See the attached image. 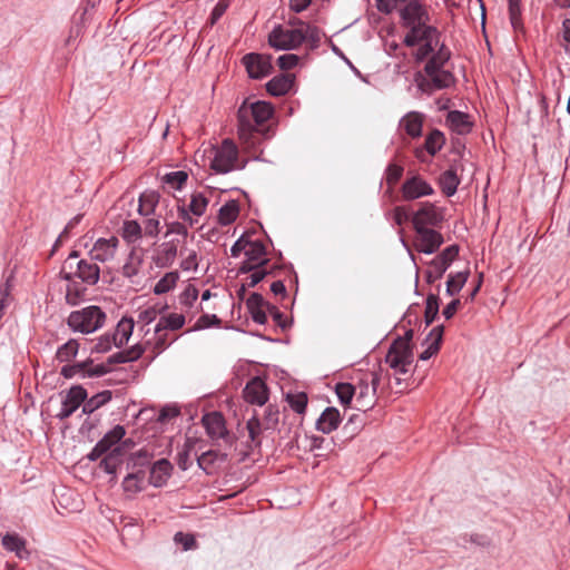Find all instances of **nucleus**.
<instances>
[{
	"label": "nucleus",
	"mask_w": 570,
	"mask_h": 570,
	"mask_svg": "<svg viewBox=\"0 0 570 570\" xmlns=\"http://www.w3.org/2000/svg\"><path fill=\"white\" fill-rule=\"evenodd\" d=\"M239 213V206L236 200H229L218 210V223L227 226L236 220Z\"/></svg>",
	"instance_id": "nucleus-43"
},
{
	"label": "nucleus",
	"mask_w": 570,
	"mask_h": 570,
	"mask_svg": "<svg viewBox=\"0 0 570 570\" xmlns=\"http://www.w3.org/2000/svg\"><path fill=\"white\" fill-rule=\"evenodd\" d=\"M184 314L170 313L168 315H161L158 323L155 326L154 334H158L166 330L177 331L185 325Z\"/></svg>",
	"instance_id": "nucleus-35"
},
{
	"label": "nucleus",
	"mask_w": 570,
	"mask_h": 570,
	"mask_svg": "<svg viewBox=\"0 0 570 570\" xmlns=\"http://www.w3.org/2000/svg\"><path fill=\"white\" fill-rule=\"evenodd\" d=\"M468 277L469 271L450 274L446 282V294L450 296L458 294L466 283Z\"/></svg>",
	"instance_id": "nucleus-45"
},
{
	"label": "nucleus",
	"mask_w": 570,
	"mask_h": 570,
	"mask_svg": "<svg viewBox=\"0 0 570 570\" xmlns=\"http://www.w3.org/2000/svg\"><path fill=\"white\" fill-rule=\"evenodd\" d=\"M179 276L177 272L166 273L155 285L154 293L157 295L168 293L173 289L178 281Z\"/></svg>",
	"instance_id": "nucleus-47"
},
{
	"label": "nucleus",
	"mask_w": 570,
	"mask_h": 570,
	"mask_svg": "<svg viewBox=\"0 0 570 570\" xmlns=\"http://www.w3.org/2000/svg\"><path fill=\"white\" fill-rule=\"evenodd\" d=\"M292 28L278 24L268 35V43L276 50H292L304 42L303 33L298 30L297 19L291 21Z\"/></svg>",
	"instance_id": "nucleus-6"
},
{
	"label": "nucleus",
	"mask_w": 570,
	"mask_h": 570,
	"mask_svg": "<svg viewBox=\"0 0 570 570\" xmlns=\"http://www.w3.org/2000/svg\"><path fill=\"white\" fill-rule=\"evenodd\" d=\"M401 26L406 29L403 43L413 48L430 33H438V28L432 26L428 7L421 1L411 2L399 9Z\"/></svg>",
	"instance_id": "nucleus-2"
},
{
	"label": "nucleus",
	"mask_w": 570,
	"mask_h": 570,
	"mask_svg": "<svg viewBox=\"0 0 570 570\" xmlns=\"http://www.w3.org/2000/svg\"><path fill=\"white\" fill-rule=\"evenodd\" d=\"M108 372V367L105 364L94 365L91 361L80 362L71 365H65L61 368V375L66 379H71L76 375L81 377H99Z\"/></svg>",
	"instance_id": "nucleus-15"
},
{
	"label": "nucleus",
	"mask_w": 570,
	"mask_h": 570,
	"mask_svg": "<svg viewBox=\"0 0 570 570\" xmlns=\"http://www.w3.org/2000/svg\"><path fill=\"white\" fill-rule=\"evenodd\" d=\"M450 57V50L444 45H441L440 48L426 61L424 67L425 73H433L438 70H444L443 66L449 61Z\"/></svg>",
	"instance_id": "nucleus-36"
},
{
	"label": "nucleus",
	"mask_w": 570,
	"mask_h": 570,
	"mask_svg": "<svg viewBox=\"0 0 570 570\" xmlns=\"http://www.w3.org/2000/svg\"><path fill=\"white\" fill-rule=\"evenodd\" d=\"M207 206V197H205L200 193L194 194L191 196L188 207L178 206V218L181 219L184 223H187L190 227H193L197 223V219L193 218L191 215L197 217L204 215Z\"/></svg>",
	"instance_id": "nucleus-17"
},
{
	"label": "nucleus",
	"mask_w": 570,
	"mask_h": 570,
	"mask_svg": "<svg viewBox=\"0 0 570 570\" xmlns=\"http://www.w3.org/2000/svg\"><path fill=\"white\" fill-rule=\"evenodd\" d=\"M167 305L149 306L148 308L139 312L138 322L142 323L144 325H149L158 317V315L163 314V312L167 309Z\"/></svg>",
	"instance_id": "nucleus-52"
},
{
	"label": "nucleus",
	"mask_w": 570,
	"mask_h": 570,
	"mask_svg": "<svg viewBox=\"0 0 570 570\" xmlns=\"http://www.w3.org/2000/svg\"><path fill=\"white\" fill-rule=\"evenodd\" d=\"M177 256V243L168 240L163 243L156 253V264L159 267H169Z\"/></svg>",
	"instance_id": "nucleus-34"
},
{
	"label": "nucleus",
	"mask_w": 570,
	"mask_h": 570,
	"mask_svg": "<svg viewBox=\"0 0 570 570\" xmlns=\"http://www.w3.org/2000/svg\"><path fill=\"white\" fill-rule=\"evenodd\" d=\"M445 144V137L439 129H433L425 138L424 147L416 148L415 156L419 159L423 158V151L425 150L430 156L436 155Z\"/></svg>",
	"instance_id": "nucleus-26"
},
{
	"label": "nucleus",
	"mask_w": 570,
	"mask_h": 570,
	"mask_svg": "<svg viewBox=\"0 0 570 570\" xmlns=\"http://www.w3.org/2000/svg\"><path fill=\"white\" fill-rule=\"evenodd\" d=\"M145 470L138 469L129 472L121 482V488L127 495H135L147 487Z\"/></svg>",
	"instance_id": "nucleus-23"
},
{
	"label": "nucleus",
	"mask_w": 570,
	"mask_h": 570,
	"mask_svg": "<svg viewBox=\"0 0 570 570\" xmlns=\"http://www.w3.org/2000/svg\"><path fill=\"white\" fill-rule=\"evenodd\" d=\"M160 222L157 217H148L144 222V232L147 236L155 237L159 233Z\"/></svg>",
	"instance_id": "nucleus-64"
},
{
	"label": "nucleus",
	"mask_w": 570,
	"mask_h": 570,
	"mask_svg": "<svg viewBox=\"0 0 570 570\" xmlns=\"http://www.w3.org/2000/svg\"><path fill=\"white\" fill-rule=\"evenodd\" d=\"M288 403L296 413L302 414L306 410L307 396L304 393L288 396Z\"/></svg>",
	"instance_id": "nucleus-59"
},
{
	"label": "nucleus",
	"mask_w": 570,
	"mask_h": 570,
	"mask_svg": "<svg viewBox=\"0 0 570 570\" xmlns=\"http://www.w3.org/2000/svg\"><path fill=\"white\" fill-rule=\"evenodd\" d=\"M439 38L440 32L438 31V33H430L429 37L420 41L422 45L414 55L416 62H422L434 53V49L439 46Z\"/></svg>",
	"instance_id": "nucleus-38"
},
{
	"label": "nucleus",
	"mask_w": 570,
	"mask_h": 570,
	"mask_svg": "<svg viewBox=\"0 0 570 570\" xmlns=\"http://www.w3.org/2000/svg\"><path fill=\"white\" fill-rule=\"evenodd\" d=\"M119 463L118 453H110L100 461V468L108 474L114 475L110 482H116V470Z\"/></svg>",
	"instance_id": "nucleus-54"
},
{
	"label": "nucleus",
	"mask_w": 570,
	"mask_h": 570,
	"mask_svg": "<svg viewBox=\"0 0 570 570\" xmlns=\"http://www.w3.org/2000/svg\"><path fill=\"white\" fill-rule=\"evenodd\" d=\"M119 244L120 242L117 236L112 235L107 238L100 237L95 240V243L88 252V255L91 258V261H95L97 263H109L115 259Z\"/></svg>",
	"instance_id": "nucleus-10"
},
{
	"label": "nucleus",
	"mask_w": 570,
	"mask_h": 570,
	"mask_svg": "<svg viewBox=\"0 0 570 570\" xmlns=\"http://www.w3.org/2000/svg\"><path fill=\"white\" fill-rule=\"evenodd\" d=\"M459 254V246H448L442 253L435 256L430 264V269L426 272L428 281L433 282L440 279L445 271L450 267L452 262Z\"/></svg>",
	"instance_id": "nucleus-12"
},
{
	"label": "nucleus",
	"mask_w": 570,
	"mask_h": 570,
	"mask_svg": "<svg viewBox=\"0 0 570 570\" xmlns=\"http://www.w3.org/2000/svg\"><path fill=\"white\" fill-rule=\"evenodd\" d=\"M363 424L362 419L357 414L351 415L348 421L343 426V432L345 433L347 439L354 438L358 431L361 430Z\"/></svg>",
	"instance_id": "nucleus-55"
},
{
	"label": "nucleus",
	"mask_w": 570,
	"mask_h": 570,
	"mask_svg": "<svg viewBox=\"0 0 570 570\" xmlns=\"http://www.w3.org/2000/svg\"><path fill=\"white\" fill-rule=\"evenodd\" d=\"M299 57L294 53H285L278 57L277 65L282 70H289L297 66Z\"/></svg>",
	"instance_id": "nucleus-61"
},
{
	"label": "nucleus",
	"mask_w": 570,
	"mask_h": 570,
	"mask_svg": "<svg viewBox=\"0 0 570 570\" xmlns=\"http://www.w3.org/2000/svg\"><path fill=\"white\" fill-rule=\"evenodd\" d=\"M173 465L167 459L156 461L149 470L148 483L155 488L164 487L171 475Z\"/></svg>",
	"instance_id": "nucleus-21"
},
{
	"label": "nucleus",
	"mask_w": 570,
	"mask_h": 570,
	"mask_svg": "<svg viewBox=\"0 0 570 570\" xmlns=\"http://www.w3.org/2000/svg\"><path fill=\"white\" fill-rule=\"evenodd\" d=\"M379 383V375L373 373L371 382L361 380L357 385H354L357 389L354 395L356 410L366 412L374 406Z\"/></svg>",
	"instance_id": "nucleus-9"
},
{
	"label": "nucleus",
	"mask_w": 570,
	"mask_h": 570,
	"mask_svg": "<svg viewBox=\"0 0 570 570\" xmlns=\"http://www.w3.org/2000/svg\"><path fill=\"white\" fill-rule=\"evenodd\" d=\"M87 391L81 385H75L69 389L61 402V410L56 417L63 421L71 416L79 406L86 401Z\"/></svg>",
	"instance_id": "nucleus-14"
},
{
	"label": "nucleus",
	"mask_w": 570,
	"mask_h": 570,
	"mask_svg": "<svg viewBox=\"0 0 570 570\" xmlns=\"http://www.w3.org/2000/svg\"><path fill=\"white\" fill-rule=\"evenodd\" d=\"M446 124L459 135L469 134L472 127L469 116L459 110H452L448 114Z\"/></svg>",
	"instance_id": "nucleus-33"
},
{
	"label": "nucleus",
	"mask_w": 570,
	"mask_h": 570,
	"mask_svg": "<svg viewBox=\"0 0 570 570\" xmlns=\"http://www.w3.org/2000/svg\"><path fill=\"white\" fill-rule=\"evenodd\" d=\"M126 434L125 428L116 425L105 436L99 440L94 449L88 453L87 458L90 461H96L105 453H107L112 445L117 444Z\"/></svg>",
	"instance_id": "nucleus-18"
},
{
	"label": "nucleus",
	"mask_w": 570,
	"mask_h": 570,
	"mask_svg": "<svg viewBox=\"0 0 570 570\" xmlns=\"http://www.w3.org/2000/svg\"><path fill=\"white\" fill-rule=\"evenodd\" d=\"M297 26L298 30L303 33L304 42H308L312 48H317L323 36L322 31L317 27L299 19H297Z\"/></svg>",
	"instance_id": "nucleus-42"
},
{
	"label": "nucleus",
	"mask_w": 570,
	"mask_h": 570,
	"mask_svg": "<svg viewBox=\"0 0 570 570\" xmlns=\"http://www.w3.org/2000/svg\"><path fill=\"white\" fill-rule=\"evenodd\" d=\"M210 168L217 174H227L244 168L239 164L238 148L232 139H224L213 151Z\"/></svg>",
	"instance_id": "nucleus-5"
},
{
	"label": "nucleus",
	"mask_w": 570,
	"mask_h": 570,
	"mask_svg": "<svg viewBox=\"0 0 570 570\" xmlns=\"http://www.w3.org/2000/svg\"><path fill=\"white\" fill-rule=\"evenodd\" d=\"M508 7L513 30H523L521 0H508Z\"/></svg>",
	"instance_id": "nucleus-46"
},
{
	"label": "nucleus",
	"mask_w": 570,
	"mask_h": 570,
	"mask_svg": "<svg viewBox=\"0 0 570 570\" xmlns=\"http://www.w3.org/2000/svg\"><path fill=\"white\" fill-rule=\"evenodd\" d=\"M10 304V284L7 281L4 284L0 286V320L4 315L6 308Z\"/></svg>",
	"instance_id": "nucleus-63"
},
{
	"label": "nucleus",
	"mask_w": 570,
	"mask_h": 570,
	"mask_svg": "<svg viewBox=\"0 0 570 570\" xmlns=\"http://www.w3.org/2000/svg\"><path fill=\"white\" fill-rule=\"evenodd\" d=\"M112 397L111 391L105 390L101 391L90 399H86L82 405V412L85 414H91L102 405L107 404Z\"/></svg>",
	"instance_id": "nucleus-41"
},
{
	"label": "nucleus",
	"mask_w": 570,
	"mask_h": 570,
	"mask_svg": "<svg viewBox=\"0 0 570 570\" xmlns=\"http://www.w3.org/2000/svg\"><path fill=\"white\" fill-rule=\"evenodd\" d=\"M259 420H261V424L263 425L264 430H275L278 424V420H279L278 409L274 405H268L264 410L263 419H259Z\"/></svg>",
	"instance_id": "nucleus-51"
},
{
	"label": "nucleus",
	"mask_w": 570,
	"mask_h": 570,
	"mask_svg": "<svg viewBox=\"0 0 570 570\" xmlns=\"http://www.w3.org/2000/svg\"><path fill=\"white\" fill-rule=\"evenodd\" d=\"M414 230L416 232L414 247L417 252L428 255L434 254L444 242L443 236L433 228H419Z\"/></svg>",
	"instance_id": "nucleus-13"
},
{
	"label": "nucleus",
	"mask_w": 570,
	"mask_h": 570,
	"mask_svg": "<svg viewBox=\"0 0 570 570\" xmlns=\"http://www.w3.org/2000/svg\"><path fill=\"white\" fill-rule=\"evenodd\" d=\"M439 314V296L429 294L425 302L424 321L425 325H431Z\"/></svg>",
	"instance_id": "nucleus-49"
},
{
	"label": "nucleus",
	"mask_w": 570,
	"mask_h": 570,
	"mask_svg": "<svg viewBox=\"0 0 570 570\" xmlns=\"http://www.w3.org/2000/svg\"><path fill=\"white\" fill-rule=\"evenodd\" d=\"M141 258L131 252L128 261L122 266V275L129 279H132L139 274Z\"/></svg>",
	"instance_id": "nucleus-53"
},
{
	"label": "nucleus",
	"mask_w": 570,
	"mask_h": 570,
	"mask_svg": "<svg viewBox=\"0 0 570 570\" xmlns=\"http://www.w3.org/2000/svg\"><path fill=\"white\" fill-rule=\"evenodd\" d=\"M271 59L272 57L268 55L250 52L243 57L242 62L250 78L262 79L267 77L273 69Z\"/></svg>",
	"instance_id": "nucleus-11"
},
{
	"label": "nucleus",
	"mask_w": 570,
	"mask_h": 570,
	"mask_svg": "<svg viewBox=\"0 0 570 570\" xmlns=\"http://www.w3.org/2000/svg\"><path fill=\"white\" fill-rule=\"evenodd\" d=\"M121 236L127 243H136L142 236V227L136 220H125L121 227Z\"/></svg>",
	"instance_id": "nucleus-44"
},
{
	"label": "nucleus",
	"mask_w": 570,
	"mask_h": 570,
	"mask_svg": "<svg viewBox=\"0 0 570 570\" xmlns=\"http://www.w3.org/2000/svg\"><path fill=\"white\" fill-rule=\"evenodd\" d=\"M246 306L255 323H266L267 316L265 313V307L268 309L269 304L265 302L261 294L252 293L246 301Z\"/></svg>",
	"instance_id": "nucleus-25"
},
{
	"label": "nucleus",
	"mask_w": 570,
	"mask_h": 570,
	"mask_svg": "<svg viewBox=\"0 0 570 570\" xmlns=\"http://www.w3.org/2000/svg\"><path fill=\"white\" fill-rule=\"evenodd\" d=\"M188 178L187 173L183 170L171 171L165 175L164 181L175 189H180Z\"/></svg>",
	"instance_id": "nucleus-56"
},
{
	"label": "nucleus",
	"mask_w": 570,
	"mask_h": 570,
	"mask_svg": "<svg viewBox=\"0 0 570 570\" xmlns=\"http://www.w3.org/2000/svg\"><path fill=\"white\" fill-rule=\"evenodd\" d=\"M439 184L442 191L448 196H453L456 193L458 186L460 184V179L456 175V170L450 168L441 174L439 178Z\"/></svg>",
	"instance_id": "nucleus-40"
},
{
	"label": "nucleus",
	"mask_w": 570,
	"mask_h": 570,
	"mask_svg": "<svg viewBox=\"0 0 570 570\" xmlns=\"http://www.w3.org/2000/svg\"><path fill=\"white\" fill-rule=\"evenodd\" d=\"M424 115L419 111H409L400 120V127L412 138L422 135Z\"/></svg>",
	"instance_id": "nucleus-24"
},
{
	"label": "nucleus",
	"mask_w": 570,
	"mask_h": 570,
	"mask_svg": "<svg viewBox=\"0 0 570 570\" xmlns=\"http://www.w3.org/2000/svg\"><path fill=\"white\" fill-rule=\"evenodd\" d=\"M356 391L357 389L351 383H337L335 386L336 395L343 405H348L352 402Z\"/></svg>",
	"instance_id": "nucleus-50"
},
{
	"label": "nucleus",
	"mask_w": 570,
	"mask_h": 570,
	"mask_svg": "<svg viewBox=\"0 0 570 570\" xmlns=\"http://www.w3.org/2000/svg\"><path fill=\"white\" fill-rule=\"evenodd\" d=\"M106 321L105 312L96 305H90L69 314L67 323L73 332L90 334L101 328Z\"/></svg>",
	"instance_id": "nucleus-4"
},
{
	"label": "nucleus",
	"mask_w": 570,
	"mask_h": 570,
	"mask_svg": "<svg viewBox=\"0 0 570 570\" xmlns=\"http://www.w3.org/2000/svg\"><path fill=\"white\" fill-rule=\"evenodd\" d=\"M85 288L79 287L77 284L68 285L66 292L67 304L75 306L77 305L85 294Z\"/></svg>",
	"instance_id": "nucleus-57"
},
{
	"label": "nucleus",
	"mask_w": 570,
	"mask_h": 570,
	"mask_svg": "<svg viewBox=\"0 0 570 570\" xmlns=\"http://www.w3.org/2000/svg\"><path fill=\"white\" fill-rule=\"evenodd\" d=\"M273 107L265 101L244 100L237 111L238 138L246 148H255L266 136L263 125L272 117Z\"/></svg>",
	"instance_id": "nucleus-1"
},
{
	"label": "nucleus",
	"mask_w": 570,
	"mask_h": 570,
	"mask_svg": "<svg viewBox=\"0 0 570 570\" xmlns=\"http://www.w3.org/2000/svg\"><path fill=\"white\" fill-rule=\"evenodd\" d=\"M134 326L135 323L132 318L124 317L118 322L115 332L110 334L112 337L111 341L116 347H121L128 343L132 334Z\"/></svg>",
	"instance_id": "nucleus-31"
},
{
	"label": "nucleus",
	"mask_w": 570,
	"mask_h": 570,
	"mask_svg": "<svg viewBox=\"0 0 570 570\" xmlns=\"http://www.w3.org/2000/svg\"><path fill=\"white\" fill-rule=\"evenodd\" d=\"M227 454L215 450H208L197 456L198 466L207 474H210L216 469L217 464L225 462Z\"/></svg>",
	"instance_id": "nucleus-30"
},
{
	"label": "nucleus",
	"mask_w": 570,
	"mask_h": 570,
	"mask_svg": "<svg viewBox=\"0 0 570 570\" xmlns=\"http://www.w3.org/2000/svg\"><path fill=\"white\" fill-rule=\"evenodd\" d=\"M426 75L429 79H423L419 82V87L423 91L449 88L454 81L453 75L448 70H438Z\"/></svg>",
	"instance_id": "nucleus-22"
},
{
	"label": "nucleus",
	"mask_w": 570,
	"mask_h": 570,
	"mask_svg": "<svg viewBox=\"0 0 570 570\" xmlns=\"http://www.w3.org/2000/svg\"><path fill=\"white\" fill-rule=\"evenodd\" d=\"M293 86V79L289 75H279L266 83V90L275 97L286 95Z\"/></svg>",
	"instance_id": "nucleus-37"
},
{
	"label": "nucleus",
	"mask_w": 570,
	"mask_h": 570,
	"mask_svg": "<svg viewBox=\"0 0 570 570\" xmlns=\"http://www.w3.org/2000/svg\"><path fill=\"white\" fill-rule=\"evenodd\" d=\"M444 326L438 325L431 330L428 337L425 338V343H428V347L420 354L421 361H428L434 354H436L440 350L441 342L443 338Z\"/></svg>",
	"instance_id": "nucleus-28"
},
{
	"label": "nucleus",
	"mask_w": 570,
	"mask_h": 570,
	"mask_svg": "<svg viewBox=\"0 0 570 570\" xmlns=\"http://www.w3.org/2000/svg\"><path fill=\"white\" fill-rule=\"evenodd\" d=\"M110 334H104L101 335L97 342L95 343L92 347V352L96 353H106L109 350H111L112 346H115L114 342L111 341Z\"/></svg>",
	"instance_id": "nucleus-62"
},
{
	"label": "nucleus",
	"mask_w": 570,
	"mask_h": 570,
	"mask_svg": "<svg viewBox=\"0 0 570 570\" xmlns=\"http://www.w3.org/2000/svg\"><path fill=\"white\" fill-rule=\"evenodd\" d=\"M1 543L7 551L14 552L19 559H27L30 554L26 548V540L17 533L4 534Z\"/></svg>",
	"instance_id": "nucleus-29"
},
{
	"label": "nucleus",
	"mask_w": 570,
	"mask_h": 570,
	"mask_svg": "<svg viewBox=\"0 0 570 570\" xmlns=\"http://www.w3.org/2000/svg\"><path fill=\"white\" fill-rule=\"evenodd\" d=\"M403 167L396 164H390L385 170L387 185L394 186L403 175Z\"/></svg>",
	"instance_id": "nucleus-58"
},
{
	"label": "nucleus",
	"mask_w": 570,
	"mask_h": 570,
	"mask_svg": "<svg viewBox=\"0 0 570 570\" xmlns=\"http://www.w3.org/2000/svg\"><path fill=\"white\" fill-rule=\"evenodd\" d=\"M203 424L210 439H223L226 442H229L230 438L225 425V419L219 412H212L205 414L203 416Z\"/></svg>",
	"instance_id": "nucleus-19"
},
{
	"label": "nucleus",
	"mask_w": 570,
	"mask_h": 570,
	"mask_svg": "<svg viewBox=\"0 0 570 570\" xmlns=\"http://www.w3.org/2000/svg\"><path fill=\"white\" fill-rule=\"evenodd\" d=\"M246 258L257 264L259 267L267 263L266 248L259 240H248L245 253Z\"/></svg>",
	"instance_id": "nucleus-39"
},
{
	"label": "nucleus",
	"mask_w": 570,
	"mask_h": 570,
	"mask_svg": "<svg viewBox=\"0 0 570 570\" xmlns=\"http://www.w3.org/2000/svg\"><path fill=\"white\" fill-rule=\"evenodd\" d=\"M244 399L252 404L264 405L268 400V391L259 377L252 379L244 389Z\"/></svg>",
	"instance_id": "nucleus-20"
},
{
	"label": "nucleus",
	"mask_w": 570,
	"mask_h": 570,
	"mask_svg": "<svg viewBox=\"0 0 570 570\" xmlns=\"http://www.w3.org/2000/svg\"><path fill=\"white\" fill-rule=\"evenodd\" d=\"M385 363L396 374H406L413 363L412 346H404L403 343H392L385 355Z\"/></svg>",
	"instance_id": "nucleus-8"
},
{
	"label": "nucleus",
	"mask_w": 570,
	"mask_h": 570,
	"mask_svg": "<svg viewBox=\"0 0 570 570\" xmlns=\"http://www.w3.org/2000/svg\"><path fill=\"white\" fill-rule=\"evenodd\" d=\"M219 324L220 320L215 314H204L197 320L194 330H204Z\"/></svg>",
	"instance_id": "nucleus-60"
},
{
	"label": "nucleus",
	"mask_w": 570,
	"mask_h": 570,
	"mask_svg": "<svg viewBox=\"0 0 570 570\" xmlns=\"http://www.w3.org/2000/svg\"><path fill=\"white\" fill-rule=\"evenodd\" d=\"M444 220V209L432 203H421L420 208L412 216L414 229L440 227Z\"/></svg>",
	"instance_id": "nucleus-7"
},
{
	"label": "nucleus",
	"mask_w": 570,
	"mask_h": 570,
	"mask_svg": "<svg viewBox=\"0 0 570 570\" xmlns=\"http://www.w3.org/2000/svg\"><path fill=\"white\" fill-rule=\"evenodd\" d=\"M159 194L155 190H145L138 199V213L141 216H154L159 203Z\"/></svg>",
	"instance_id": "nucleus-32"
},
{
	"label": "nucleus",
	"mask_w": 570,
	"mask_h": 570,
	"mask_svg": "<svg viewBox=\"0 0 570 570\" xmlns=\"http://www.w3.org/2000/svg\"><path fill=\"white\" fill-rule=\"evenodd\" d=\"M79 258V253L73 250L69 254L63 264L62 278L71 281L77 277L88 285H96L100 278L98 263L86 258Z\"/></svg>",
	"instance_id": "nucleus-3"
},
{
	"label": "nucleus",
	"mask_w": 570,
	"mask_h": 570,
	"mask_svg": "<svg viewBox=\"0 0 570 570\" xmlns=\"http://www.w3.org/2000/svg\"><path fill=\"white\" fill-rule=\"evenodd\" d=\"M433 194V187L419 175L407 178L402 185V196L405 200H414Z\"/></svg>",
	"instance_id": "nucleus-16"
},
{
	"label": "nucleus",
	"mask_w": 570,
	"mask_h": 570,
	"mask_svg": "<svg viewBox=\"0 0 570 570\" xmlns=\"http://www.w3.org/2000/svg\"><path fill=\"white\" fill-rule=\"evenodd\" d=\"M78 348V342L76 340H69L58 348L56 358L61 363L69 362L77 355Z\"/></svg>",
	"instance_id": "nucleus-48"
},
{
	"label": "nucleus",
	"mask_w": 570,
	"mask_h": 570,
	"mask_svg": "<svg viewBox=\"0 0 570 570\" xmlns=\"http://www.w3.org/2000/svg\"><path fill=\"white\" fill-rule=\"evenodd\" d=\"M340 422V411L336 407H326L316 421V429L324 434H328L337 429Z\"/></svg>",
	"instance_id": "nucleus-27"
}]
</instances>
